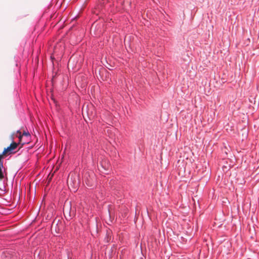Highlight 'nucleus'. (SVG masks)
<instances>
[{"label": "nucleus", "mask_w": 259, "mask_h": 259, "mask_svg": "<svg viewBox=\"0 0 259 259\" xmlns=\"http://www.w3.org/2000/svg\"><path fill=\"white\" fill-rule=\"evenodd\" d=\"M109 167H110V166L109 165H108L107 166H105V169H109Z\"/></svg>", "instance_id": "7"}, {"label": "nucleus", "mask_w": 259, "mask_h": 259, "mask_svg": "<svg viewBox=\"0 0 259 259\" xmlns=\"http://www.w3.org/2000/svg\"><path fill=\"white\" fill-rule=\"evenodd\" d=\"M18 145V143L13 142L9 147L4 149L3 151V155L11 154L13 153V150L17 148Z\"/></svg>", "instance_id": "2"}, {"label": "nucleus", "mask_w": 259, "mask_h": 259, "mask_svg": "<svg viewBox=\"0 0 259 259\" xmlns=\"http://www.w3.org/2000/svg\"><path fill=\"white\" fill-rule=\"evenodd\" d=\"M6 155H3V152L2 154H0V164H3L2 160L4 158V156Z\"/></svg>", "instance_id": "6"}, {"label": "nucleus", "mask_w": 259, "mask_h": 259, "mask_svg": "<svg viewBox=\"0 0 259 259\" xmlns=\"http://www.w3.org/2000/svg\"><path fill=\"white\" fill-rule=\"evenodd\" d=\"M101 165L103 166V162H102Z\"/></svg>", "instance_id": "8"}, {"label": "nucleus", "mask_w": 259, "mask_h": 259, "mask_svg": "<svg viewBox=\"0 0 259 259\" xmlns=\"http://www.w3.org/2000/svg\"><path fill=\"white\" fill-rule=\"evenodd\" d=\"M3 167V164H0V180H2L4 178V176L2 172V167Z\"/></svg>", "instance_id": "5"}, {"label": "nucleus", "mask_w": 259, "mask_h": 259, "mask_svg": "<svg viewBox=\"0 0 259 259\" xmlns=\"http://www.w3.org/2000/svg\"><path fill=\"white\" fill-rule=\"evenodd\" d=\"M94 107L92 105L90 106H83L82 108V112H86L90 118H93L95 116V114L93 113Z\"/></svg>", "instance_id": "3"}, {"label": "nucleus", "mask_w": 259, "mask_h": 259, "mask_svg": "<svg viewBox=\"0 0 259 259\" xmlns=\"http://www.w3.org/2000/svg\"><path fill=\"white\" fill-rule=\"evenodd\" d=\"M17 133L20 134V135L19 136V139L20 142L21 141V139H22L23 136H29L30 135L29 133L28 132H26V131L23 132L22 135H21V132L20 131H18Z\"/></svg>", "instance_id": "4"}, {"label": "nucleus", "mask_w": 259, "mask_h": 259, "mask_svg": "<svg viewBox=\"0 0 259 259\" xmlns=\"http://www.w3.org/2000/svg\"><path fill=\"white\" fill-rule=\"evenodd\" d=\"M80 184L79 175L76 173H70L67 180L69 188L72 191L75 192L79 187Z\"/></svg>", "instance_id": "1"}]
</instances>
